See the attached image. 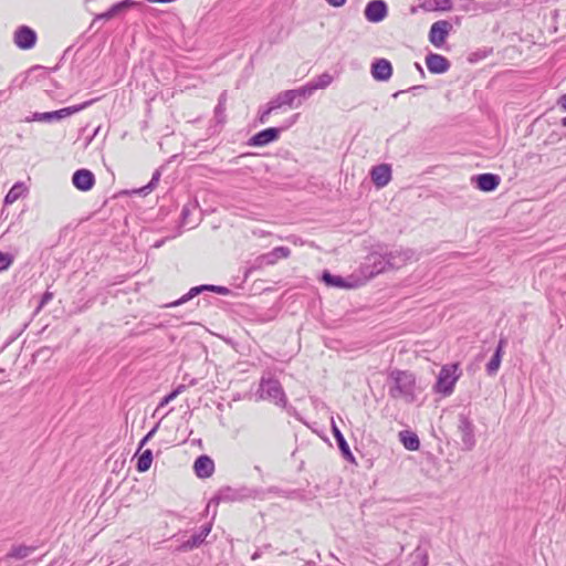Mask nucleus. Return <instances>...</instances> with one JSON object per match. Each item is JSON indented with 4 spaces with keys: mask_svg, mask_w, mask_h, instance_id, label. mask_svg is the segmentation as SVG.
<instances>
[{
    "mask_svg": "<svg viewBox=\"0 0 566 566\" xmlns=\"http://www.w3.org/2000/svg\"><path fill=\"white\" fill-rule=\"evenodd\" d=\"M389 396L412 403L417 398L416 376L407 370L394 369L389 373Z\"/></svg>",
    "mask_w": 566,
    "mask_h": 566,
    "instance_id": "nucleus-1",
    "label": "nucleus"
},
{
    "mask_svg": "<svg viewBox=\"0 0 566 566\" xmlns=\"http://www.w3.org/2000/svg\"><path fill=\"white\" fill-rule=\"evenodd\" d=\"M458 364L446 365L441 368L434 390L443 396H450L453 392L454 385L460 377Z\"/></svg>",
    "mask_w": 566,
    "mask_h": 566,
    "instance_id": "nucleus-2",
    "label": "nucleus"
},
{
    "mask_svg": "<svg viewBox=\"0 0 566 566\" xmlns=\"http://www.w3.org/2000/svg\"><path fill=\"white\" fill-rule=\"evenodd\" d=\"M259 391L262 399H269L275 405L285 403V395L283 389L280 382L275 379H262Z\"/></svg>",
    "mask_w": 566,
    "mask_h": 566,
    "instance_id": "nucleus-3",
    "label": "nucleus"
},
{
    "mask_svg": "<svg viewBox=\"0 0 566 566\" xmlns=\"http://www.w3.org/2000/svg\"><path fill=\"white\" fill-rule=\"evenodd\" d=\"M387 258L391 270L401 269L418 259L412 249H395L387 253Z\"/></svg>",
    "mask_w": 566,
    "mask_h": 566,
    "instance_id": "nucleus-4",
    "label": "nucleus"
},
{
    "mask_svg": "<svg viewBox=\"0 0 566 566\" xmlns=\"http://www.w3.org/2000/svg\"><path fill=\"white\" fill-rule=\"evenodd\" d=\"M452 25L449 21L440 20L434 22L429 31V41L436 48H441L448 34L450 33Z\"/></svg>",
    "mask_w": 566,
    "mask_h": 566,
    "instance_id": "nucleus-5",
    "label": "nucleus"
},
{
    "mask_svg": "<svg viewBox=\"0 0 566 566\" xmlns=\"http://www.w3.org/2000/svg\"><path fill=\"white\" fill-rule=\"evenodd\" d=\"M92 102H86L78 106H71L65 107L59 111L54 112H46V113H34L33 119L39 122H51V120H60L64 117H67L72 114H75L76 112L85 108L87 105H90Z\"/></svg>",
    "mask_w": 566,
    "mask_h": 566,
    "instance_id": "nucleus-6",
    "label": "nucleus"
},
{
    "mask_svg": "<svg viewBox=\"0 0 566 566\" xmlns=\"http://www.w3.org/2000/svg\"><path fill=\"white\" fill-rule=\"evenodd\" d=\"M364 13L369 22H380L387 15V4L382 0H373L367 3Z\"/></svg>",
    "mask_w": 566,
    "mask_h": 566,
    "instance_id": "nucleus-7",
    "label": "nucleus"
},
{
    "mask_svg": "<svg viewBox=\"0 0 566 566\" xmlns=\"http://www.w3.org/2000/svg\"><path fill=\"white\" fill-rule=\"evenodd\" d=\"M35 32L28 27H21L14 33V43L23 50L31 49L35 44Z\"/></svg>",
    "mask_w": 566,
    "mask_h": 566,
    "instance_id": "nucleus-8",
    "label": "nucleus"
},
{
    "mask_svg": "<svg viewBox=\"0 0 566 566\" xmlns=\"http://www.w3.org/2000/svg\"><path fill=\"white\" fill-rule=\"evenodd\" d=\"M371 75L376 81H388L392 75L391 63L386 59H378L371 64Z\"/></svg>",
    "mask_w": 566,
    "mask_h": 566,
    "instance_id": "nucleus-9",
    "label": "nucleus"
},
{
    "mask_svg": "<svg viewBox=\"0 0 566 566\" xmlns=\"http://www.w3.org/2000/svg\"><path fill=\"white\" fill-rule=\"evenodd\" d=\"M426 65L431 73L442 74L449 70L450 62L440 54L429 53L426 56Z\"/></svg>",
    "mask_w": 566,
    "mask_h": 566,
    "instance_id": "nucleus-10",
    "label": "nucleus"
},
{
    "mask_svg": "<svg viewBox=\"0 0 566 566\" xmlns=\"http://www.w3.org/2000/svg\"><path fill=\"white\" fill-rule=\"evenodd\" d=\"M290 256V249L285 247L274 248L271 252L265 253L256 259L258 266L273 265L279 259H286Z\"/></svg>",
    "mask_w": 566,
    "mask_h": 566,
    "instance_id": "nucleus-11",
    "label": "nucleus"
},
{
    "mask_svg": "<svg viewBox=\"0 0 566 566\" xmlns=\"http://www.w3.org/2000/svg\"><path fill=\"white\" fill-rule=\"evenodd\" d=\"M72 181L78 190L87 191L94 186L95 177L92 171L80 169L74 172Z\"/></svg>",
    "mask_w": 566,
    "mask_h": 566,
    "instance_id": "nucleus-12",
    "label": "nucleus"
},
{
    "mask_svg": "<svg viewBox=\"0 0 566 566\" xmlns=\"http://www.w3.org/2000/svg\"><path fill=\"white\" fill-rule=\"evenodd\" d=\"M280 128L271 127L264 130L259 132L254 136L251 137L249 145L251 146H265L271 142H274L279 138Z\"/></svg>",
    "mask_w": 566,
    "mask_h": 566,
    "instance_id": "nucleus-13",
    "label": "nucleus"
},
{
    "mask_svg": "<svg viewBox=\"0 0 566 566\" xmlns=\"http://www.w3.org/2000/svg\"><path fill=\"white\" fill-rule=\"evenodd\" d=\"M370 177L378 188H382L391 180V169L386 164L375 166L370 171Z\"/></svg>",
    "mask_w": 566,
    "mask_h": 566,
    "instance_id": "nucleus-14",
    "label": "nucleus"
},
{
    "mask_svg": "<svg viewBox=\"0 0 566 566\" xmlns=\"http://www.w3.org/2000/svg\"><path fill=\"white\" fill-rule=\"evenodd\" d=\"M135 2L133 0H124L122 2H118L114 4L108 11L97 14L95 19L93 20L91 28H94V25L99 20H109L118 14H120L123 11L127 10L128 8L133 7Z\"/></svg>",
    "mask_w": 566,
    "mask_h": 566,
    "instance_id": "nucleus-15",
    "label": "nucleus"
},
{
    "mask_svg": "<svg viewBox=\"0 0 566 566\" xmlns=\"http://www.w3.org/2000/svg\"><path fill=\"white\" fill-rule=\"evenodd\" d=\"M368 266H371L369 276H374L375 274L381 273L387 270H391L389 266L387 253L386 254H379V253L370 254L368 258Z\"/></svg>",
    "mask_w": 566,
    "mask_h": 566,
    "instance_id": "nucleus-16",
    "label": "nucleus"
},
{
    "mask_svg": "<svg viewBox=\"0 0 566 566\" xmlns=\"http://www.w3.org/2000/svg\"><path fill=\"white\" fill-rule=\"evenodd\" d=\"M193 470L199 478H209L214 471V463L208 455H200L193 464Z\"/></svg>",
    "mask_w": 566,
    "mask_h": 566,
    "instance_id": "nucleus-17",
    "label": "nucleus"
},
{
    "mask_svg": "<svg viewBox=\"0 0 566 566\" xmlns=\"http://www.w3.org/2000/svg\"><path fill=\"white\" fill-rule=\"evenodd\" d=\"M210 531H211L210 525L203 526L198 534H193L188 541H186L181 545V548L184 551H191L196 547H199L205 542V539L209 535Z\"/></svg>",
    "mask_w": 566,
    "mask_h": 566,
    "instance_id": "nucleus-18",
    "label": "nucleus"
},
{
    "mask_svg": "<svg viewBox=\"0 0 566 566\" xmlns=\"http://www.w3.org/2000/svg\"><path fill=\"white\" fill-rule=\"evenodd\" d=\"M459 430L461 432V439H462V442L465 446V448H468V449L472 448V446L474 443L473 430H472V424L470 423V421L467 418L461 417L460 423H459Z\"/></svg>",
    "mask_w": 566,
    "mask_h": 566,
    "instance_id": "nucleus-19",
    "label": "nucleus"
},
{
    "mask_svg": "<svg viewBox=\"0 0 566 566\" xmlns=\"http://www.w3.org/2000/svg\"><path fill=\"white\" fill-rule=\"evenodd\" d=\"M472 181L476 182V187L482 191H492L495 189V175L482 174L472 177Z\"/></svg>",
    "mask_w": 566,
    "mask_h": 566,
    "instance_id": "nucleus-20",
    "label": "nucleus"
},
{
    "mask_svg": "<svg viewBox=\"0 0 566 566\" xmlns=\"http://www.w3.org/2000/svg\"><path fill=\"white\" fill-rule=\"evenodd\" d=\"M332 431L333 434L337 441L338 448L342 451L343 455L350 461H354V457L350 452L349 446L347 444L344 436L342 434L340 430L337 428V426L333 422L332 423Z\"/></svg>",
    "mask_w": 566,
    "mask_h": 566,
    "instance_id": "nucleus-21",
    "label": "nucleus"
},
{
    "mask_svg": "<svg viewBox=\"0 0 566 566\" xmlns=\"http://www.w3.org/2000/svg\"><path fill=\"white\" fill-rule=\"evenodd\" d=\"M294 101H295V93H293L292 90H287V91L280 93L279 95H276V97L273 98L270 103L272 104V106L275 109H277V108L282 107L283 105H287V106L292 107L294 105Z\"/></svg>",
    "mask_w": 566,
    "mask_h": 566,
    "instance_id": "nucleus-22",
    "label": "nucleus"
},
{
    "mask_svg": "<svg viewBox=\"0 0 566 566\" xmlns=\"http://www.w3.org/2000/svg\"><path fill=\"white\" fill-rule=\"evenodd\" d=\"M323 281L327 285L335 286V287L352 289V287L356 286V284L347 282L342 276L333 275L329 272H324L323 273Z\"/></svg>",
    "mask_w": 566,
    "mask_h": 566,
    "instance_id": "nucleus-23",
    "label": "nucleus"
},
{
    "mask_svg": "<svg viewBox=\"0 0 566 566\" xmlns=\"http://www.w3.org/2000/svg\"><path fill=\"white\" fill-rule=\"evenodd\" d=\"M27 192V187L23 182H17L9 190L7 196L4 197V205L10 206L14 203L19 198H21Z\"/></svg>",
    "mask_w": 566,
    "mask_h": 566,
    "instance_id": "nucleus-24",
    "label": "nucleus"
},
{
    "mask_svg": "<svg viewBox=\"0 0 566 566\" xmlns=\"http://www.w3.org/2000/svg\"><path fill=\"white\" fill-rule=\"evenodd\" d=\"M400 440H401L403 447L410 451H416L420 447L419 438L413 432H409V431L400 432Z\"/></svg>",
    "mask_w": 566,
    "mask_h": 566,
    "instance_id": "nucleus-25",
    "label": "nucleus"
},
{
    "mask_svg": "<svg viewBox=\"0 0 566 566\" xmlns=\"http://www.w3.org/2000/svg\"><path fill=\"white\" fill-rule=\"evenodd\" d=\"M153 462V452L147 449L140 453L137 460L136 469L139 472H146L149 470Z\"/></svg>",
    "mask_w": 566,
    "mask_h": 566,
    "instance_id": "nucleus-26",
    "label": "nucleus"
},
{
    "mask_svg": "<svg viewBox=\"0 0 566 566\" xmlns=\"http://www.w3.org/2000/svg\"><path fill=\"white\" fill-rule=\"evenodd\" d=\"M201 292H202L201 285L191 287L187 294H185L179 300L170 303L168 306H177V305L184 304V303L188 302L189 300L193 298L195 296L199 295Z\"/></svg>",
    "mask_w": 566,
    "mask_h": 566,
    "instance_id": "nucleus-27",
    "label": "nucleus"
},
{
    "mask_svg": "<svg viewBox=\"0 0 566 566\" xmlns=\"http://www.w3.org/2000/svg\"><path fill=\"white\" fill-rule=\"evenodd\" d=\"M186 389L185 385H179L175 390H172L170 394L165 396L161 401L158 405V409L163 408L164 406L168 405L170 401L175 400L181 392H184Z\"/></svg>",
    "mask_w": 566,
    "mask_h": 566,
    "instance_id": "nucleus-28",
    "label": "nucleus"
},
{
    "mask_svg": "<svg viewBox=\"0 0 566 566\" xmlns=\"http://www.w3.org/2000/svg\"><path fill=\"white\" fill-rule=\"evenodd\" d=\"M333 82V76L328 73H323L317 77L315 82H311L314 84L315 90H323L327 87Z\"/></svg>",
    "mask_w": 566,
    "mask_h": 566,
    "instance_id": "nucleus-29",
    "label": "nucleus"
},
{
    "mask_svg": "<svg viewBox=\"0 0 566 566\" xmlns=\"http://www.w3.org/2000/svg\"><path fill=\"white\" fill-rule=\"evenodd\" d=\"M32 551H33V548H31V547L19 546V547L13 548L8 556L17 558V559H22V558L28 557Z\"/></svg>",
    "mask_w": 566,
    "mask_h": 566,
    "instance_id": "nucleus-30",
    "label": "nucleus"
},
{
    "mask_svg": "<svg viewBox=\"0 0 566 566\" xmlns=\"http://www.w3.org/2000/svg\"><path fill=\"white\" fill-rule=\"evenodd\" d=\"M292 91H293V93H295V98H296L297 96L310 97L316 90H315L314 84H312L310 82L306 85H304L300 88H296V90H292Z\"/></svg>",
    "mask_w": 566,
    "mask_h": 566,
    "instance_id": "nucleus-31",
    "label": "nucleus"
},
{
    "mask_svg": "<svg viewBox=\"0 0 566 566\" xmlns=\"http://www.w3.org/2000/svg\"><path fill=\"white\" fill-rule=\"evenodd\" d=\"M159 178H160V172L159 171H155L150 182L147 186L138 189L137 192L142 193V195L149 193L154 189L155 185L159 181Z\"/></svg>",
    "mask_w": 566,
    "mask_h": 566,
    "instance_id": "nucleus-32",
    "label": "nucleus"
},
{
    "mask_svg": "<svg viewBox=\"0 0 566 566\" xmlns=\"http://www.w3.org/2000/svg\"><path fill=\"white\" fill-rule=\"evenodd\" d=\"M410 566H428V556L424 553L417 552L412 556Z\"/></svg>",
    "mask_w": 566,
    "mask_h": 566,
    "instance_id": "nucleus-33",
    "label": "nucleus"
},
{
    "mask_svg": "<svg viewBox=\"0 0 566 566\" xmlns=\"http://www.w3.org/2000/svg\"><path fill=\"white\" fill-rule=\"evenodd\" d=\"M13 262V258L9 253L0 251V271L7 270Z\"/></svg>",
    "mask_w": 566,
    "mask_h": 566,
    "instance_id": "nucleus-34",
    "label": "nucleus"
},
{
    "mask_svg": "<svg viewBox=\"0 0 566 566\" xmlns=\"http://www.w3.org/2000/svg\"><path fill=\"white\" fill-rule=\"evenodd\" d=\"M226 109V93H222L219 97V103L216 107V115L221 116Z\"/></svg>",
    "mask_w": 566,
    "mask_h": 566,
    "instance_id": "nucleus-35",
    "label": "nucleus"
},
{
    "mask_svg": "<svg viewBox=\"0 0 566 566\" xmlns=\"http://www.w3.org/2000/svg\"><path fill=\"white\" fill-rule=\"evenodd\" d=\"M274 111H275V108L272 106V104H271V103H269V104H268V108H266V109H264V111L261 113V115H260V118H259L260 123L265 124V123L268 122V119H269L270 114H271L272 112H274Z\"/></svg>",
    "mask_w": 566,
    "mask_h": 566,
    "instance_id": "nucleus-36",
    "label": "nucleus"
},
{
    "mask_svg": "<svg viewBox=\"0 0 566 566\" xmlns=\"http://www.w3.org/2000/svg\"><path fill=\"white\" fill-rule=\"evenodd\" d=\"M158 426L159 424H156L143 439L142 441L139 442V448H138V451L148 442V440H150L154 434L156 433L157 429H158Z\"/></svg>",
    "mask_w": 566,
    "mask_h": 566,
    "instance_id": "nucleus-37",
    "label": "nucleus"
},
{
    "mask_svg": "<svg viewBox=\"0 0 566 566\" xmlns=\"http://www.w3.org/2000/svg\"><path fill=\"white\" fill-rule=\"evenodd\" d=\"M486 369L491 375L495 371V353L491 356L489 363L486 364Z\"/></svg>",
    "mask_w": 566,
    "mask_h": 566,
    "instance_id": "nucleus-38",
    "label": "nucleus"
},
{
    "mask_svg": "<svg viewBox=\"0 0 566 566\" xmlns=\"http://www.w3.org/2000/svg\"><path fill=\"white\" fill-rule=\"evenodd\" d=\"M53 298V293L51 292H45L42 296V300L40 302V307L44 306L45 304H48L51 300Z\"/></svg>",
    "mask_w": 566,
    "mask_h": 566,
    "instance_id": "nucleus-39",
    "label": "nucleus"
},
{
    "mask_svg": "<svg viewBox=\"0 0 566 566\" xmlns=\"http://www.w3.org/2000/svg\"><path fill=\"white\" fill-rule=\"evenodd\" d=\"M327 3L332 7L339 8L346 3V0H326Z\"/></svg>",
    "mask_w": 566,
    "mask_h": 566,
    "instance_id": "nucleus-40",
    "label": "nucleus"
},
{
    "mask_svg": "<svg viewBox=\"0 0 566 566\" xmlns=\"http://www.w3.org/2000/svg\"><path fill=\"white\" fill-rule=\"evenodd\" d=\"M216 289H217L216 293H218V294L226 295V294L229 293V290L227 287H224V286L216 285Z\"/></svg>",
    "mask_w": 566,
    "mask_h": 566,
    "instance_id": "nucleus-41",
    "label": "nucleus"
},
{
    "mask_svg": "<svg viewBox=\"0 0 566 566\" xmlns=\"http://www.w3.org/2000/svg\"><path fill=\"white\" fill-rule=\"evenodd\" d=\"M201 287H202V292H203V291H211V292H216V290H217V289H216V285H208V284H207V285H201Z\"/></svg>",
    "mask_w": 566,
    "mask_h": 566,
    "instance_id": "nucleus-42",
    "label": "nucleus"
},
{
    "mask_svg": "<svg viewBox=\"0 0 566 566\" xmlns=\"http://www.w3.org/2000/svg\"><path fill=\"white\" fill-rule=\"evenodd\" d=\"M150 3L159 2V3H168L172 2L174 0H147Z\"/></svg>",
    "mask_w": 566,
    "mask_h": 566,
    "instance_id": "nucleus-43",
    "label": "nucleus"
},
{
    "mask_svg": "<svg viewBox=\"0 0 566 566\" xmlns=\"http://www.w3.org/2000/svg\"><path fill=\"white\" fill-rule=\"evenodd\" d=\"M297 116H298V115H294V116L289 120V123H287V125H286L285 127H290V126H292V125L295 123V120H296Z\"/></svg>",
    "mask_w": 566,
    "mask_h": 566,
    "instance_id": "nucleus-44",
    "label": "nucleus"
},
{
    "mask_svg": "<svg viewBox=\"0 0 566 566\" xmlns=\"http://www.w3.org/2000/svg\"><path fill=\"white\" fill-rule=\"evenodd\" d=\"M560 105L566 109V94L560 97Z\"/></svg>",
    "mask_w": 566,
    "mask_h": 566,
    "instance_id": "nucleus-45",
    "label": "nucleus"
},
{
    "mask_svg": "<svg viewBox=\"0 0 566 566\" xmlns=\"http://www.w3.org/2000/svg\"><path fill=\"white\" fill-rule=\"evenodd\" d=\"M261 557V553L259 551H256L253 555H252V559L255 560L258 558Z\"/></svg>",
    "mask_w": 566,
    "mask_h": 566,
    "instance_id": "nucleus-46",
    "label": "nucleus"
},
{
    "mask_svg": "<svg viewBox=\"0 0 566 566\" xmlns=\"http://www.w3.org/2000/svg\"><path fill=\"white\" fill-rule=\"evenodd\" d=\"M500 352H501V347L497 346V354H496V357H497V367L500 366Z\"/></svg>",
    "mask_w": 566,
    "mask_h": 566,
    "instance_id": "nucleus-47",
    "label": "nucleus"
},
{
    "mask_svg": "<svg viewBox=\"0 0 566 566\" xmlns=\"http://www.w3.org/2000/svg\"><path fill=\"white\" fill-rule=\"evenodd\" d=\"M562 125H563L564 127H566V117H564V118L562 119Z\"/></svg>",
    "mask_w": 566,
    "mask_h": 566,
    "instance_id": "nucleus-48",
    "label": "nucleus"
},
{
    "mask_svg": "<svg viewBox=\"0 0 566 566\" xmlns=\"http://www.w3.org/2000/svg\"><path fill=\"white\" fill-rule=\"evenodd\" d=\"M443 1H444V2H447V0H443ZM436 3H437V6H439V4H440V2H438V0H436Z\"/></svg>",
    "mask_w": 566,
    "mask_h": 566,
    "instance_id": "nucleus-49",
    "label": "nucleus"
}]
</instances>
